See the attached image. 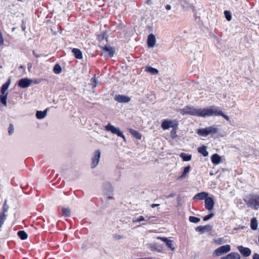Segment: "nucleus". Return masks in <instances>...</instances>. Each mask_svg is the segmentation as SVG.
Segmentation results:
<instances>
[{
	"instance_id": "2f4dec72",
	"label": "nucleus",
	"mask_w": 259,
	"mask_h": 259,
	"mask_svg": "<svg viewBox=\"0 0 259 259\" xmlns=\"http://www.w3.org/2000/svg\"><path fill=\"white\" fill-rule=\"evenodd\" d=\"M62 211L63 215L66 217L70 216V210L68 208L63 207L62 208Z\"/></svg>"
},
{
	"instance_id": "09e8293b",
	"label": "nucleus",
	"mask_w": 259,
	"mask_h": 259,
	"mask_svg": "<svg viewBox=\"0 0 259 259\" xmlns=\"http://www.w3.org/2000/svg\"><path fill=\"white\" fill-rule=\"evenodd\" d=\"M181 5H182L183 7H185V5H184V4L183 3V1H181Z\"/></svg>"
},
{
	"instance_id": "58836bf2",
	"label": "nucleus",
	"mask_w": 259,
	"mask_h": 259,
	"mask_svg": "<svg viewBox=\"0 0 259 259\" xmlns=\"http://www.w3.org/2000/svg\"><path fill=\"white\" fill-rule=\"evenodd\" d=\"M14 131V126L12 123H10L8 128V132L10 135L13 134Z\"/></svg>"
},
{
	"instance_id": "8fccbe9b",
	"label": "nucleus",
	"mask_w": 259,
	"mask_h": 259,
	"mask_svg": "<svg viewBox=\"0 0 259 259\" xmlns=\"http://www.w3.org/2000/svg\"><path fill=\"white\" fill-rule=\"evenodd\" d=\"M108 187H109V189L111 191H112V188H111V186H110V185H108Z\"/></svg>"
},
{
	"instance_id": "f3484780",
	"label": "nucleus",
	"mask_w": 259,
	"mask_h": 259,
	"mask_svg": "<svg viewBox=\"0 0 259 259\" xmlns=\"http://www.w3.org/2000/svg\"><path fill=\"white\" fill-rule=\"evenodd\" d=\"M103 50L106 53L105 56L109 57H113L114 53V51L112 47L105 46V47L103 48Z\"/></svg>"
},
{
	"instance_id": "7c9ffc66",
	"label": "nucleus",
	"mask_w": 259,
	"mask_h": 259,
	"mask_svg": "<svg viewBox=\"0 0 259 259\" xmlns=\"http://www.w3.org/2000/svg\"><path fill=\"white\" fill-rule=\"evenodd\" d=\"M6 219V215L5 212H1L0 213V229L2 227V225L4 224V222Z\"/></svg>"
},
{
	"instance_id": "473e14b6",
	"label": "nucleus",
	"mask_w": 259,
	"mask_h": 259,
	"mask_svg": "<svg viewBox=\"0 0 259 259\" xmlns=\"http://www.w3.org/2000/svg\"><path fill=\"white\" fill-rule=\"evenodd\" d=\"M62 69L61 66L59 64L55 65L53 68V71L56 74H59L61 72Z\"/></svg>"
},
{
	"instance_id": "a878e982",
	"label": "nucleus",
	"mask_w": 259,
	"mask_h": 259,
	"mask_svg": "<svg viewBox=\"0 0 259 259\" xmlns=\"http://www.w3.org/2000/svg\"><path fill=\"white\" fill-rule=\"evenodd\" d=\"M190 170V166H187L184 168L182 175L178 178V179H182L185 178L188 174Z\"/></svg>"
},
{
	"instance_id": "bb28decb",
	"label": "nucleus",
	"mask_w": 259,
	"mask_h": 259,
	"mask_svg": "<svg viewBox=\"0 0 259 259\" xmlns=\"http://www.w3.org/2000/svg\"><path fill=\"white\" fill-rule=\"evenodd\" d=\"M145 71L152 75L157 74L158 73V71L157 69L153 68L152 67H147L145 69Z\"/></svg>"
},
{
	"instance_id": "a18cd8bd",
	"label": "nucleus",
	"mask_w": 259,
	"mask_h": 259,
	"mask_svg": "<svg viewBox=\"0 0 259 259\" xmlns=\"http://www.w3.org/2000/svg\"><path fill=\"white\" fill-rule=\"evenodd\" d=\"M33 55H35V56L36 57H37V58H38V57H40V56H39V55L36 54L35 53V52H34V51H33Z\"/></svg>"
},
{
	"instance_id": "4be33fe9",
	"label": "nucleus",
	"mask_w": 259,
	"mask_h": 259,
	"mask_svg": "<svg viewBox=\"0 0 259 259\" xmlns=\"http://www.w3.org/2000/svg\"><path fill=\"white\" fill-rule=\"evenodd\" d=\"M72 53H73L75 57L78 59H81L82 58L81 52L78 49H73L72 50Z\"/></svg>"
},
{
	"instance_id": "cd10ccee",
	"label": "nucleus",
	"mask_w": 259,
	"mask_h": 259,
	"mask_svg": "<svg viewBox=\"0 0 259 259\" xmlns=\"http://www.w3.org/2000/svg\"><path fill=\"white\" fill-rule=\"evenodd\" d=\"M150 247L152 250H156L158 252H161L162 250V247L156 243L151 244Z\"/></svg>"
},
{
	"instance_id": "b1692460",
	"label": "nucleus",
	"mask_w": 259,
	"mask_h": 259,
	"mask_svg": "<svg viewBox=\"0 0 259 259\" xmlns=\"http://www.w3.org/2000/svg\"><path fill=\"white\" fill-rule=\"evenodd\" d=\"M47 115V110L41 111H37L36 113V117L37 118L41 119L44 118Z\"/></svg>"
},
{
	"instance_id": "1a4fd4ad",
	"label": "nucleus",
	"mask_w": 259,
	"mask_h": 259,
	"mask_svg": "<svg viewBox=\"0 0 259 259\" xmlns=\"http://www.w3.org/2000/svg\"><path fill=\"white\" fill-rule=\"evenodd\" d=\"M105 129L106 131H110L112 134H116L118 136L121 137L124 141H125V138L124 136L118 128L115 127L113 125L109 123L105 126Z\"/></svg>"
},
{
	"instance_id": "dca6fc26",
	"label": "nucleus",
	"mask_w": 259,
	"mask_h": 259,
	"mask_svg": "<svg viewBox=\"0 0 259 259\" xmlns=\"http://www.w3.org/2000/svg\"><path fill=\"white\" fill-rule=\"evenodd\" d=\"M130 97L124 95H117L115 96V100L120 103H127L130 101Z\"/></svg>"
},
{
	"instance_id": "393cba45",
	"label": "nucleus",
	"mask_w": 259,
	"mask_h": 259,
	"mask_svg": "<svg viewBox=\"0 0 259 259\" xmlns=\"http://www.w3.org/2000/svg\"><path fill=\"white\" fill-rule=\"evenodd\" d=\"M130 133L136 139L140 140L142 138V135L137 131L133 129H130Z\"/></svg>"
},
{
	"instance_id": "7ed1b4c3",
	"label": "nucleus",
	"mask_w": 259,
	"mask_h": 259,
	"mask_svg": "<svg viewBox=\"0 0 259 259\" xmlns=\"http://www.w3.org/2000/svg\"><path fill=\"white\" fill-rule=\"evenodd\" d=\"M218 129L214 126L206 127L204 128H200L197 130L196 133L200 136L206 137L210 134L217 133Z\"/></svg>"
},
{
	"instance_id": "0eeeda50",
	"label": "nucleus",
	"mask_w": 259,
	"mask_h": 259,
	"mask_svg": "<svg viewBox=\"0 0 259 259\" xmlns=\"http://www.w3.org/2000/svg\"><path fill=\"white\" fill-rule=\"evenodd\" d=\"M211 116H222L227 121L230 120L229 117L225 115L221 110L213 107L209 108L208 117Z\"/></svg>"
},
{
	"instance_id": "aec40b11",
	"label": "nucleus",
	"mask_w": 259,
	"mask_h": 259,
	"mask_svg": "<svg viewBox=\"0 0 259 259\" xmlns=\"http://www.w3.org/2000/svg\"><path fill=\"white\" fill-rule=\"evenodd\" d=\"M222 259H240V255L236 252H231L228 254L225 258Z\"/></svg>"
},
{
	"instance_id": "a19ab883",
	"label": "nucleus",
	"mask_w": 259,
	"mask_h": 259,
	"mask_svg": "<svg viewBox=\"0 0 259 259\" xmlns=\"http://www.w3.org/2000/svg\"><path fill=\"white\" fill-rule=\"evenodd\" d=\"M253 259H259V254L258 253H254L253 255Z\"/></svg>"
},
{
	"instance_id": "9d476101",
	"label": "nucleus",
	"mask_w": 259,
	"mask_h": 259,
	"mask_svg": "<svg viewBox=\"0 0 259 259\" xmlns=\"http://www.w3.org/2000/svg\"><path fill=\"white\" fill-rule=\"evenodd\" d=\"M157 239L164 242L166 246L169 247L172 251H174L175 250V247L174 245L172 240H171L167 238L161 237H157Z\"/></svg>"
},
{
	"instance_id": "49530a36",
	"label": "nucleus",
	"mask_w": 259,
	"mask_h": 259,
	"mask_svg": "<svg viewBox=\"0 0 259 259\" xmlns=\"http://www.w3.org/2000/svg\"><path fill=\"white\" fill-rule=\"evenodd\" d=\"M175 196V194H173V193H171L170 194H169L168 196V197H172Z\"/></svg>"
},
{
	"instance_id": "4c0bfd02",
	"label": "nucleus",
	"mask_w": 259,
	"mask_h": 259,
	"mask_svg": "<svg viewBox=\"0 0 259 259\" xmlns=\"http://www.w3.org/2000/svg\"><path fill=\"white\" fill-rule=\"evenodd\" d=\"M178 128H174L170 132V136L172 139H175L177 137L176 131Z\"/></svg>"
},
{
	"instance_id": "412c9836",
	"label": "nucleus",
	"mask_w": 259,
	"mask_h": 259,
	"mask_svg": "<svg viewBox=\"0 0 259 259\" xmlns=\"http://www.w3.org/2000/svg\"><path fill=\"white\" fill-rule=\"evenodd\" d=\"M198 151L204 157L207 156L208 155V152L206 150V147L205 146H202L199 147L198 149Z\"/></svg>"
},
{
	"instance_id": "39448f33",
	"label": "nucleus",
	"mask_w": 259,
	"mask_h": 259,
	"mask_svg": "<svg viewBox=\"0 0 259 259\" xmlns=\"http://www.w3.org/2000/svg\"><path fill=\"white\" fill-rule=\"evenodd\" d=\"M179 123L177 120H168L165 119L162 121L161 126V128L163 130H166L169 129V128H178Z\"/></svg>"
},
{
	"instance_id": "4468645a",
	"label": "nucleus",
	"mask_w": 259,
	"mask_h": 259,
	"mask_svg": "<svg viewBox=\"0 0 259 259\" xmlns=\"http://www.w3.org/2000/svg\"><path fill=\"white\" fill-rule=\"evenodd\" d=\"M156 42V38L154 34H150L147 38V46L149 48H153Z\"/></svg>"
},
{
	"instance_id": "6e6552de",
	"label": "nucleus",
	"mask_w": 259,
	"mask_h": 259,
	"mask_svg": "<svg viewBox=\"0 0 259 259\" xmlns=\"http://www.w3.org/2000/svg\"><path fill=\"white\" fill-rule=\"evenodd\" d=\"M230 250L231 247L230 245H223L216 249L213 253V255L214 256H219L229 252Z\"/></svg>"
},
{
	"instance_id": "3c124183",
	"label": "nucleus",
	"mask_w": 259,
	"mask_h": 259,
	"mask_svg": "<svg viewBox=\"0 0 259 259\" xmlns=\"http://www.w3.org/2000/svg\"><path fill=\"white\" fill-rule=\"evenodd\" d=\"M93 79L94 80V81L95 82H96V79H95V78H93Z\"/></svg>"
},
{
	"instance_id": "72a5a7b5",
	"label": "nucleus",
	"mask_w": 259,
	"mask_h": 259,
	"mask_svg": "<svg viewBox=\"0 0 259 259\" xmlns=\"http://www.w3.org/2000/svg\"><path fill=\"white\" fill-rule=\"evenodd\" d=\"M213 242L218 245H221L223 243H226V241L223 238H219L214 239Z\"/></svg>"
},
{
	"instance_id": "a211bd4d",
	"label": "nucleus",
	"mask_w": 259,
	"mask_h": 259,
	"mask_svg": "<svg viewBox=\"0 0 259 259\" xmlns=\"http://www.w3.org/2000/svg\"><path fill=\"white\" fill-rule=\"evenodd\" d=\"M208 194L207 192H203L197 194L193 198L194 199L203 200L208 198Z\"/></svg>"
},
{
	"instance_id": "c9c22d12",
	"label": "nucleus",
	"mask_w": 259,
	"mask_h": 259,
	"mask_svg": "<svg viewBox=\"0 0 259 259\" xmlns=\"http://www.w3.org/2000/svg\"><path fill=\"white\" fill-rule=\"evenodd\" d=\"M224 14L226 19L228 21H230L232 18L231 13L229 11H225Z\"/></svg>"
},
{
	"instance_id": "f03ea898",
	"label": "nucleus",
	"mask_w": 259,
	"mask_h": 259,
	"mask_svg": "<svg viewBox=\"0 0 259 259\" xmlns=\"http://www.w3.org/2000/svg\"><path fill=\"white\" fill-rule=\"evenodd\" d=\"M247 206L254 210L259 209V195L256 194H250L244 199Z\"/></svg>"
},
{
	"instance_id": "79ce46f5",
	"label": "nucleus",
	"mask_w": 259,
	"mask_h": 259,
	"mask_svg": "<svg viewBox=\"0 0 259 259\" xmlns=\"http://www.w3.org/2000/svg\"><path fill=\"white\" fill-rule=\"evenodd\" d=\"M165 9L166 10H170L171 9V6L170 5H167L166 6H165Z\"/></svg>"
},
{
	"instance_id": "9b49d317",
	"label": "nucleus",
	"mask_w": 259,
	"mask_h": 259,
	"mask_svg": "<svg viewBox=\"0 0 259 259\" xmlns=\"http://www.w3.org/2000/svg\"><path fill=\"white\" fill-rule=\"evenodd\" d=\"M100 155L101 153L99 150H97L95 152L94 156L92 159V168H94L98 165L99 161V159L100 158Z\"/></svg>"
},
{
	"instance_id": "de8ad7c7",
	"label": "nucleus",
	"mask_w": 259,
	"mask_h": 259,
	"mask_svg": "<svg viewBox=\"0 0 259 259\" xmlns=\"http://www.w3.org/2000/svg\"><path fill=\"white\" fill-rule=\"evenodd\" d=\"M25 28H25V26L24 25H22V30H23V31H25Z\"/></svg>"
},
{
	"instance_id": "f704fd0d",
	"label": "nucleus",
	"mask_w": 259,
	"mask_h": 259,
	"mask_svg": "<svg viewBox=\"0 0 259 259\" xmlns=\"http://www.w3.org/2000/svg\"><path fill=\"white\" fill-rule=\"evenodd\" d=\"M189 220L190 222L197 223L200 221V219L195 217L190 216L189 217Z\"/></svg>"
},
{
	"instance_id": "20e7f679",
	"label": "nucleus",
	"mask_w": 259,
	"mask_h": 259,
	"mask_svg": "<svg viewBox=\"0 0 259 259\" xmlns=\"http://www.w3.org/2000/svg\"><path fill=\"white\" fill-rule=\"evenodd\" d=\"M11 83V80L9 79L6 83H5L2 87L1 92V95H0V101L5 106L7 105V98L8 96V90Z\"/></svg>"
},
{
	"instance_id": "f257e3e1",
	"label": "nucleus",
	"mask_w": 259,
	"mask_h": 259,
	"mask_svg": "<svg viewBox=\"0 0 259 259\" xmlns=\"http://www.w3.org/2000/svg\"><path fill=\"white\" fill-rule=\"evenodd\" d=\"M182 115L186 114L201 117H208L209 108H196L194 107L186 106L180 110Z\"/></svg>"
},
{
	"instance_id": "ddd939ff",
	"label": "nucleus",
	"mask_w": 259,
	"mask_h": 259,
	"mask_svg": "<svg viewBox=\"0 0 259 259\" xmlns=\"http://www.w3.org/2000/svg\"><path fill=\"white\" fill-rule=\"evenodd\" d=\"M214 201L212 198L208 197L205 200V206L209 211L212 210L214 206Z\"/></svg>"
},
{
	"instance_id": "6ab92c4d",
	"label": "nucleus",
	"mask_w": 259,
	"mask_h": 259,
	"mask_svg": "<svg viewBox=\"0 0 259 259\" xmlns=\"http://www.w3.org/2000/svg\"><path fill=\"white\" fill-rule=\"evenodd\" d=\"M211 227L209 225H206L204 226H198L196 228V231L199 232L203 233L205 231H210Z\"/></svg>"
},
{
	"instance_id": "423d86ee",
	"label": "nucleus",
	"mask_w": 259,
	"mask_h": 259,
	"mask_svg": "<svg viewBox=\"0 0 259 259\" xmlns=\"http://www.w3.org/2000/svg\"><path fill=\"white\" fill-rule=\"evenodd\" d=\"M39 81L37 79H31L28 78H23L19 80L18 85L21 88H28L31 83L38 84Z\"/></svg>"
},
{
	"instance_id": "c756f323",
	"label": "nucleus",
	"mask_w": 259,
	"mask_h": 259,
	"mask_svg": "<svg viewBox=\"0 0 259 259\" xmlns=\"http://www.w3.org/2000/svg\"><path fill=\"white\" fill-rule=\"evenodd\" d=\"M18 235L20 239L22 240L26 239L28 236L26 233L24 231H19L18 232Z\"/></svg>"
},
{
	"instance_id": "c03bdc74",
	"label": "nucleus",
	"mask_w": 259,
	"mask_h": 259,
	"mask_svg": "<svg viewBox=\"0 0 259 259\" xmlns=\"http://www.w3.org/2000/svg\"><path fill=\"white\" fill-rule=\"evenodd\" d=\"M154 217H146L145 218V221H148L150 218H154Z\"/></svg>"
},
{
	"instance_id": "ea45409f",
	"label": "nucleus",
	"mask_w": 259,
	"mask_h": 259,
	"mask_svg": "<svg viewBox=\"0 0 259 259\" xmlns=\"http://www.w3.org/2000/svg\"><path fill=\"white\" fill-rule=\"evenodd\" d=\"M214 215V214L213 213H211L209 214L208 215H205L204 217H203V220L204 221H206L208 220L209 219L212 218Z\"/></svg>"
},
{
	"instance_id": "37998d69",
	"label": "nucleus",
	"mask_w": 259,
	"mask_h": 259,
	"mask_svg": "<svg viewBox=\"0 0 259 259\" xmlns=\"http://www.w3.org/2000/svg\"><path fill=\"white\" fill-rule=\"evenodd\" d=\"M159 204H151V207H152V208H154L155 207L157 206H159Z\"/></svg>"
},
{
	"instance_id": "2eb2a0df",
	"label": "nucleus",
	"mask_w": 259,
	"mask_h": 259,
	"mask_svg": "<svg viewBox=\"0 0 259 259\" xmlns=\"http://www.w3.org/2000/svg\"><path fill=\"white\" fill-rule=\"evenodd\" d=\"M211 160L214 165H218L222 162L221 156L218 154H214L211 157Z\"/></svg>"
},
{
	"instance_id": "f8f14e48",
	"label": "nucleus",
	"mask_w": 259,
	"mask_h": 259,
	"mask_svg": "<svg viewBox=\"0 0 259 259\" xmlns=\"http://www.w3.org/2000/svg\"><path fill=\"white\" fill-rule=\"evenodd\" d=\"M237 249L241 253V254L245 257H248L251 254V251L249 248L244 247L243 246H238L237 247Z\"/></svg>"
},
{
	"instance_id": "5701e85b",
	"label": "nucleus",
	"mask_w": 259,
	"mask_h": 259,
	"mask_svg": "<svg viewBox=\"0 0 259 259\" xmlns=\"http://www.w3.org/2000/svg\"><path fill=\"white\" fill-rule=\"evenodd\" d=\"M258 222L255 218H253L250 221V228L253 230H256L257 228Z\"/></svg>"
},
{
	"instance_id": "c85d7f7f",
	"label": "nucleus",
	"mask_w": 259,
	"mask_h": 259,
	"mask_svg": "<svg viewBox=\"0 0 259 259\" xmlns=\"http://www.w3.org/2000/svg\"><path fill=\"white\" fill-rule=\"evenodd\" d=\"M180 157L185 161H190L191 159V155L185 153H182L180 154Z\"/></svg>"
},
{
	"instance_id": "e433bc0d",
	"label": "nucleus",
	"mask_w": 259,
	"mask_h": 259,
	"mask_svg": "<svg viewBox=\"0 0 259 259\" xmlns=\"http://www.w3.org/2000/svg\"><path fill=\"white\" fill-rule=\"evenodd\" d=\"M144 221H145V218L143 216L141 215V216L138 217L137 218H136L135 220H134L133 222L134 223H139V222H141Z\"/></svg>"
}]
</instances>
